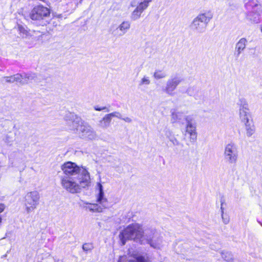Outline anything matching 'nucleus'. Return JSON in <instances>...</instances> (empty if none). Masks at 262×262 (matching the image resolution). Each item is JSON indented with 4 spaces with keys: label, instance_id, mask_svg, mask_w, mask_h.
Instances as JSON below:
<instances>
[{
    "label": "nucleus",
    "instance_id": "f257e3e1",
    "mask_svg": "<svg viewBox=\"0 0 262 262\" xmlns=\"http://www.w3.org/2000/svg\"><path fill=\"white\" fill-rule=\"evenodd\" d=\"M63 175L60 177L62 187L69 193H79L82 188L89 187L91 178L88 170L75 163L67 162L61 166Z\"/></svg>",
    "mask_w": 262,
    "mask_h": 262
},
{
    "label": "nucleus",
    "instance_id": "f03ea898",
    "mask_svg": "<svg viewBox=\"0 0 262 262\" xmlns=\"http://www.w3.org/2000/svg\"><path fill=\"white\" fill-rule=\"evenodd\" d=\"M119 236L123 245L127 239H133L142 244L143 229L138 224H132L128 225Z\"/></svg>",
    "mask_w": 262,
    "mask_h": 262
},
{
    "label": "nucleus",
    "instance_id": "7ed1b4c3",
    "mask_svg": "<svg viewBox=\"0 0 262 262\" xmlns=\"http://www.w3.org/2000/svg\"><path fill=\"white\" fill-rule=\"evenodd\" d=\"M213 17V13L210 10L205 11L200 13L192 21L190 27L198 33L205 32L207 26Z\"/></svg>",
    "mask_w": 262,
    "mask_h": 262
},
{
    "label": "nucleus",
    "instance_id": "20e7f679",
    "mask_svg": "<svg viewBox=\"0 0 262 262\" xmlns=\"http://www.w3.org/2000/svg\"><path fill=\"white\" fill-rule=\"evenodd\" d=\"M50 12V9L39 5L35 6L31 10L29 13V17L32 20L41 23L42 25H45L47 23L46 19L49 17Z\"/></svg>",
    "mask_w": 262,
    "mask_h": 262
},
{
    "label": "nucleus",
    "instance_id": "39448f33",
    "mask_svg": "<svg viewBox=\"0 0 262 262\" xmlns=\"http://www.w3.org/2000/svg\"><path fill=\"white\" fill-rule=\"evenodd\" d=\"M224 159L229 164H236L238 158V150L237 144L230 142L224 146L223 152Z\"/></svg>",
    "mask_w": 262,
    "mask_h": 262
},
{
    "label": "nucleus",
    "instance_id": "423d86ee",
    "mask_svg": "<svg viewBox=\"0 0 262 262\" xmlns=\"http://www.w3.org/2000/svg\"><path fill=\"white\" fill-rule=\"evenodd\" d=\"M40 195L37 191H33L26 194L25 197L24 205L28 213L33 211L39 203Z\"/></svg>",
    "mask_w": 262,
    "mask_h": 262
},
{
    "label": "nucleus",
    "instance_id": "0eeeda50",
    "mask_svg": "<svg viewBox=\"0 0 262 262\" xmlns=\"http://www.w3.org/2000/svg\"><path fill=\"white\" fill-rule=\"evenodd\" d=\"M64 120L68 129L75 132L77 134L79 132V129L81 126V124L84 122L80 117L74 113L71 112L66 114Z\"/></svg>",
    "mask_w": 262,
    "mask_h": 262
},
{
    "label": "nucleus",
    "instance_id": "6e6552de",
    "mask_svg": "<svg viewBox=\"0 0 262 262\" xmlns=\"http://www.w3.org/2000/svg\"><path fill=\"white\" fill-rule=\"evenodd\" d=\"M77 134L80 138L88 140H94L98 138L96 132L93 127L85 122L81 124Z\"/></svg>",
    "mask_w": 262,
    "mask_h": 262
},
{
    "label": "nucleus",
    "instance_id": "1a4fd4ad",
    "mask_svg": "<svg viewBox=\"0 0 262 262\" xmlns=\"http://www.w3.org/2000/svg\"><path fill=\"white\" fill-rule=\"evenodd\" d=\"M182 80L183 79L180 76L171 77L167 81L164 92L169 95H173L174 94V91Z\"/></svg>",
    "mask_w": 262,
    "mask_h": 262
},
{
    "label": "nucleus",
    "instance_id": "9d476101",
    "mask_svg": "<svg viewBox=\"0 0 262 262\" xmlns=\"http://www.w3.org/2000/svg\"><path fill=\"white\" fill-rule=\"evenodd\" d=\"M156 231L155 229H145L144 231L143 230V237L142 243L144 239L150 245L151 247L154 248L160 249L161 248V243H155L152 238L154 237Z\"/></svg>",
    "mask_w": 262,
    "mask_h": 262
},
{
    "label": "nucleus",
    "instance_id": "9b49d317",
    "mask_svg": "<svg viewBox=\"0 0 262 262\" xmlns=\"http://www.w3.org/2000/svg\"><path fill=\"white\" fill-rule=\"evenodd\" d=\"M190 120L191 118L189 116H186L185 113L181 111L174 110L172 112H171L170 121L172 123H183V121L184 120H186L187 123L188 122V120Z\"/></svg>",
    "mask_w": 262,
    "mask_h": 262
},
{
    "label": "nucleus",
    "instance_id": "f8f14e48",
    "mask_svg": "<svg viewBox=\"0 0 262 262\" xmlns=\"http://www.w3.org/2000/svg\"><path fill=\"white\" fill-rule=\"evenodd\" d=\"M185 136L188 134L189 139L191 142H194L197 139V133L196 132V126L191 122V119L188 120L185 129Z\"/></svg>",
    "mask_w": 262,
    "mask_h": 262
},
{
    "label": "nucleus",
    "instance_id": "ddd939ff",
    "mask_svg": "<svg viewBox=\"0 0 262 262\" xmlns=\"http://www.w3.org/2000/svg\"><path fill=\"white\" fill-rule=\"evenodd\" d=\"M247 40L246 38H241L236 43L235 47L234 55L236 57H238L242 52L246 49Z\"/></svg>",
    "mask_w": 262,
    "mask_h": 262
},
{
    "label": "nucleus",
    "instance_id": "4468645a",
    "mask_svg": "<svg viewBox=\"0 0 262 262\" xmlns=\"http://www.w3.org/2000/svg\"><path fill=\"white\" fill-rule=\"evenodd\" d=\"M97 187L99 189V195L98 197V201L99 203L104 208L108 207V203L106 199L104 198V192L103 190V186L102 184L100 183L97 184Z\"/></svg>",
    "mask_w": 262,
    "mask_h": 262
},
{
    "label": "nucleus",
    "instance_id": "2eb2a0df",
    "mask_svg": "<svg viewBox=\"0 0 262 262\" xmlns=\"http://www.w3.org/2000/svg\"><path fill=\"white\" fill-rule=\"evenodd\" d=\"M7 83H14L15 82H19L21 84H25V82H21L23 79V75L17 74L11 76H6L2 78Z\"/></svg>",
    "mask_w": 262,
    "mask_h": 262
},
{
    "label": "nucleus",
    "instance_id": "dca6fc26",
    "mask_svg": "<svg viewBox=\"0 0 262 262\" xmlns=\"http://www.w3.org/2000/svg\"><path fill=\"white\" fill-rule=\"evenodd\" d=\"M239 116L240 120L243 123L253 120L249 109L239 110Z\"/></svg>",
    "mask_w": 262,
    "mask_h": 262
},
{
    "label": "nucleus",
    "instance_id": "f3484780",
    "mask_svg": "<svg viewBox=\"0 0 262 262\" xmlns=\"http://www.w3.org/2000/svg\"><path fill=\"white\" fill-rule=\"evenodd\" d=\"M165 136L173 146H180L182 145L172 132L166 130Z\"/></svg>",
    "mask_w": 262,
    "mask_h": 262
},
{
    "label": "nucleus",
    "instance_id": "a211bd4d",
    "mask_svg": "<svg viewBox=\"0 0 262 262\" xmlns=\"http://www.w3.org/2000/svg\"><path fill=\"white\" fill-rule=\"evenodd\" d=\"M246 131V135L247 137H251L255 133V126L253 120L248 122L244 123Z\"/></svg>",
    "mask_w": 262,
    "mask_h": 262
},
{
    "label": "nucleus",
    "instance_id": "6ab92c4d",
    "mask_svg": "<svg viewBox=\"0 0 262 262\" xmlns=\"http://www.w3.org/2000/svg\"><path fill=\"white\" fill-rule=\"evenodd\" d=\"M19 35L22 38H28L31 36L30 31L28 30L27 27L20 25H18L17 28Z\"/></svg>",
    "mask_w": 262,
    "mask_h": 262
},
{
    "label": "nucleus",
    "instance_id": "aec40b11",
    "mask_svg": "<svg viewBox=\"0 0 262 262\" xmlns=\"http://www.w3.org/2000/svg\"><path fill=\"white\" fill-rule=\"evenodd\" d=\"M130 27V23L129 21H123L118 26L117 29L120 31V35H123L125 34Z\"/></svg>",
    "mask_w": 262,
    "mask_h": 262
},
{
    "label": "nucleus",
    "instance_id": "412c9836",
    "mask_svg": "<svg viewBox=\"0 0 262 262\" xmlns=\"http://www.w3.org/2000/svg\"><path fill=\"white\" fill-rule=\"evenodd\" d=\"M111 121L105 115L103 118L100 120L98 124V126L102 129H106L110 125Z\"/></svg>",
    "mask_w": 262,
    "mask_h": 262
},
{
    "label": "nucleus",
    "instance_id": "4be33fe9",
    "mask_svg": "<svg viewBox=\"0 0 262 262\" xmlns=\"http://www.w3.org/2000/svg\"><path fill=\"white\" fill-rule=\"evenodd\" d=\"M36 78V75L34 73L25 74L23 75L21 82H25V84H26L29 82H31L32 80H34Z\"/></svg>",
    "mask_w": 262,
    "mask_h": 262
},
{
    "label": "nucleus",
    "instance_id": "5701e85b",
    "mask_svg": "<svg viewBox=\"0 0 262 262\" xmlns=\"http://www.w3.org/2000/svg\"><path fill=\"white\" fill-rule=\"evenodd\" d=\"M221 255L223 259L227 262H234L232 254L228 251H222Z\"/></svg>",
    "mask_w": 262,
    "mask_h": 262
},
{
    "label": "nucleus",
    "instance_id": "b1692460",
    "mask_svg": "<svg viewBox=\"0 0 262 262\" xmlns=\"http://www.w3.org/2000/svg\"><path fill=\"white\" fill-rule=\"evenodd\" d=\"M237 104L239 106V111L249 109L248 104L247 101L244 98H240L238 100Z\"/></svg>",
    "mask_w": 262,
    "mask_h": 262
},
{
    "label": "nucleus",
    "instance_id": "393cba45",
    "mask_svg": "<svg viewBox=\"0 0 262 262\" xmlns=\"http://www.w3.org/2000/svg\"><path fill=\"white\" fill-rule=\"evenodd\" d=\"M151 1L152 0H141L137 7L143 12L148 7L149 3H150Z\"/></svg>",
    "mask_w": 262,
    "mask_h": 262
},
{
    "label": "nucleus",
    "instance_id": "a878e982",
    "mask_svg": "<svg viewBox=\"0 0 262 262\" xmlns=\"http://www.w3.org/2000/svg\"><path fill=\"white\" fill-rule=\"evenodd\" d=\"M143 12L139 9L137 7L133 11L131 14L130 18L133 20H136L139 19Z\"/></svg>",
    "mask_w": 262,
    "mask_h": 262
},
{
    "label": "nucleus",
    "instance_id": "bb28decb",
    "mask_svg": "<svg viewBox=\"0 0 262 262\" xmlns=\"http://www.w3.org/2000/svg\"><path fill=\"white\" fill-rule=\"evenodd\" d=\"M153 76L156 79H160L166 77V74L162 70H156L153 74Z\"/></svg>",
    "mask_w": 262,
    "mask_h": 262
},
{
    "label": "nucleus",
    "instance_id": "cd10ccee",
    "mask_svg": "<svg viewBox=\"0 0 262 262\" xmlns=\"http://www.w3.org/2000/svg\"><path fill=\"white\" fill-rule=\"evenodd\" d=\"M150 83V78L147 76H144L139 83V85L140 86L143 85H148Z\"/></svg>",
    "mask_w": 262,
    "mask_h": 262
},
{
    "label": "nucleus",
    "instance_id": "c85d7f7f",
    "mask_svg": "<svg viewBox=\"0 0 262 262\" xmlns=\"http://www.w3.org/2000/svg\"><path fill=\"white\" fill-rule=\"evenodd\" d=\"M88 208L90 211L93 212H101L104 208L103 207H101V206H98V204H94L91 205V206L88 207Z\"/></svg>",
    "mask_w": 262,
    "mask_h": 262
},
{
    "label": "nucleus",
    "instance_id": "c756f323",
    "mask_svg": "<svg viewBox=\"0 0 262 262\" xmlns=\"http://www.w3.org/2000/svg\"><path fill=\"white\" fill-rule=\"evenodd\" d=\"M106 115L111 121H112V118L114 117L118 118L119 119L122 118V114L120 112L117 111L106 114Z\"/></svg>",
    "mask_w": 262,
    "mask_h": 262
},
{
    "label": "nucleus",
    "instance_id": "7c9ffc66",
    "mask_svg": "<svg viewBox=\"0 0 262 262\" xmlns=\"http://www.w3.org/2000/svg\"><path fill=\"white\" fill-rule=\"evenodd\" d=\"M3 140L7 145H11L13 141V137L10 135L6 134L4 135Z\"/></svg>",
    "mask_w": 262,
    "mask_h": 262
},
{
    "label": "nucleus",
    "instance_id": "2f4dec72",
    "mask_svg": "<svg viewBox=\"0 0 262 262\" xmlns=\"http://www.w3.org/2000/svg\"><path fill=\"white\" fill-rule=\"evenodd\" d=\"M93 248H94L93 245L91 243H85L82 246V249L85 252L91 251Z\"/></svg>",
    "mask_w": 262,
    "mask_h": 262
},
{
    "label": "nucleus",
    "instance_id": "473e14b6",
    "mask_svg": "<svg viewBox=\"0 0 262 262\" xmlns=\"http://www.w3.org/2000/svg\"><path fill=\"white\" fill-rule=\"evenodd\" d=\"M245 6L247 7H253L255 5V0H244Z\"/></svg>",
    "mask_w": 262,
    "mask_h": 262
},
{
    "label": "nucleus",
    "instance_id": "72a5a7b5",
    "mask_svg": "<svg viewBox=\"0 0 262 262\" xmlns=\"http://www.w3.org/2000/svg\"><path fill=\"white\" fill-rule=\"evenodd\" d=\"M129 262H146V260L143 256H139L134 259L130 260Z\"/></svg>",
    "mask_w": 262,
    "mask_h": 262
},
{
    "label": "nucleus",
    "instance_id": "f704fd0d",
    "mask_svg": "<svg viewBox=\"0 0 262 262\" xmlns=\"http://www.w3.org/2000/svg\"><path fill=\"white\" fill-rule=\"evenodd\" d=\"M222 217L223 220V222L225 224H227L229 222V217L228 215H224V214L222 215Z\"/></svg>",
    "mask_w": 262,
    "mask_h": 262
},
{
    "label": "nucleus",
    "instance_id": "c9c22d12",
    "mask_svg": "<svg viewBox=\"0 0 262 262\" xmlns=\"http://www.w3.org/2000/svg\"><path fill=\"white\" fill-rule=\"evenodd\" d=\"M94 109H95V110L98 111H103V110H105L106 112H108L110 111V110L105 106L102 107H98V106H94Z\"/></svg>",
    "mask_w": 262,
    "mask_h": 262
},
{
    "label": "nucleus",
    "instance_id": "e433bc0d",
    "mask_svg": "<svg viewBox=\"0 0 262 262\" xmlns=\"http://www.w3.org/2000/svg\"><path fill=\"white\" fill-rule=\"evenodd\" d=\"M121 120H122L127 123H131L132 122V119L128 117H123L122 116V118H121Z\"/></svg>",
    "mask_w": 262,
    "mask_h": 262
},
{
    "label": "nucleus",
    "instance_id": "4c0bfd02",
    "mask_svg": "<svg viewBox=\"0 0 262 262\" xmlns=\"http://www.w3.org/2000/svg\"><path fill=\"white\" fill-rule=\"evenodd\" d=\"M5 206L3 204H0V213L4 211Z\"/></svg>",
    "mask_w": 262,
    "mask_h": 262
},
{
    "label": "nucleus",
    "instance_id": "58836bf2",
    "mask_svg": "<svg viewBox=\"0 0 262 262\" xmlns=\"http://www.w3.org/2000/svg\"><path fill=\"white\" fill-rule=\"evenodd\" d=\"M223 202H222L221 206V210L222 215H223L224 214V208L223 207Z\"/></svg>",
    "mask_w": 262,
    "mask_h": 262
},
{
    "label": "nucleus",
    "instance_id": "ea45409f",
    "mask_svg": "<svg viewBox=\"0 0 262 262\" xmlns=\"http://www.w3.org/2000/svg\"><path fill=\"white\" fill-rule=\"evenodd\" d=\"M253 23H258V21L257 20H253L252 21Z\"/></svg>",
    "mask_w": 262,
    "mask_h": 262
},
{
    "label": "nucleus",
    "instance_id": "a19ab883",
    "mask_svg": "<svg viewBox=\"0 0 262 262\" xmlns=\"http://www.w3.org/2000/svg\"><path fill=\"white\" fill-rule=\"evenodd\" d=\"M187 92L188 94H189V95H191V94H190V92H189V89H188V90H187Z\"/></svg>",
    "mask_w": 262,
    "mask_h": 262
},
{
    "label": "nucleus",
    "instance_id": "79ce46f5",
    "mask_svg": "<svg viewBox=\"0 0 262 262\" xmlns=\"http://www.w3.org/2000/svg\"><path fill=\"white\" fill-rule=\"evenodd\" d=\"M2 219L1 216L0 215V224L2 223Z\"/></svg>",
    "mask_w": 262,
    "mask_h": 262
},
{
    "label": "nucleus",
    "instance_id": "37998d69",
    "mask_svg": "<svg viewBox=\"0 0 262 262\" xmlns=\"http://www.w3.org/2000/svg\"><path fill=\"white\" fill-rule=\"evenodd\" d=\"M260 30H261V32H262V26H261V27H260Z\"/></svg>",
    "mask_w": 262,
    "mask_h": 262
}]
</instances>
